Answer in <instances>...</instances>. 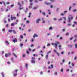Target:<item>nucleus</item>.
Masks as SVG:
<instances>
[{
    "instance_id": "obj_41",
    "label": "nucleus",
    "mask_w": 77,
    "mask_h": 77,
    "mask_svg": "<svg viewBox=\"0 0 77 77\" xmlns=\"http://www.w3.org/2000/svg\"><path fill=\"white\" fill-rule=\"evenodd\" d=\"M16 15H17V17H19V14L17 13Z\"/></svg>"
},
{
    "instance_id": "obj_6",
    "label": "nucleus",
    "mask_w": 77,
    "mask_h": 77,
    "mask_svg": "<svg viewBox=\"0 0 77 77\" xmlns=\"http://www.w3.org/2000/svg\"><path fill=\"white\" fill-rule=\"evenodd\" d=\"M38 35H36V34H34V35L33 36V38H36V37H38Z\"/></svg>"
},
{
    "instance_id": "obj_34",
    "label": "nucleus",
    "mask_w": 77,
    "mask_h": 77,
    "mask_svg": "<svg viewBox=\"0 0 77 77\" xmlns=\"http://www.w3.org/2000/svg\"><path fill=\"white\" fill-rule=\"evenodd\" d=\"M77 39H75V40L74 41V42H76V41H77Z\"/></svg>"
},
{
    "instance_id": "obj_46",
    "label": "nucleus",
    "mask_w": 77,
    "mask_h": 77,
    "mask_svg": "<svg viewBox=\"0 0 77 77\" xmlns=\"http://www.w3.org/2000/svg\"><path fill=\"white\" fill-rule=\"evenodd\" d=\"M25 56L26 55L24 54H23V55H22V57H25Z\"/></svg>"
},
{
    "instance_id": "obj_55",
    "label": "nucleus",
    "mask_w": 77,
    "mask_h": 77,
    "mask_svg": "<svg viewBox=\"0 0 77 77\" xmlns=\"http://www.w3.org/2000/svg\"><path fill=\"white\" fill-rule=\"evenodd\" d=\"M77 35H74V38H77Z\"/></svg>"
},
{
    "instance_id": "obj_63",
    "label": "nucleus",
    "mask_w": 77,
    "mask_h": 77,
    "mask_svg": "<svg viewBox=\"0 0 77 77\" xmlns=\"http://www.w3.org/2000/svg\"><path fill=\"white\" fill-rule=\"evenodd\" d=\"M54 51L55 52V53H56L57 51H56V50L54 49Z\"/></svg>"
},
{
    "instance_id": "obj_3",
    "label": "nucleus",
    "mask_w": 77,
    "mask_h": 77,
    "mask_svg": "<svg viewBox=\"0 0 77 77\" xmlns=\"http://www.w3.org/2000/svg\"><path fill=\"white\" fill-rule=\"evenodd\" d=\"M17 5H19V10H21L22 9H24V8L23 7H22L21 8V4H20V2H17Z\"/></svg>"
},
{
    "instance_id": "obj_56",
    "label": "nucleus",
    "mask_w": 77,
    "mask_h": 77,
    "mask_svg": "<svg viewBox=\"0 0 77 77\" xmlns=\"http://www.w3.org/2000/svg\"><path fill=\"white\" fill-rule=\"evenodd\" d=\"M32 7L31 6H30L29 7V9H31L32 8Z\"/></svg>"
},
{
    "instance_id": "obj_42",
    "label": "nucleus",
    "mask_w": 77,
    "mask_h": 77,
    "mask_svg": "<svg viewBox=\"0 0 77 77\" xmlns=\"http://www.w3.org/2000/svg\"><path fill=\"white\" fill-rule=\"evenodd\" d=\"M26 53L28 54H29V51H26Z\"/></svg>"
},
{
    "instance_id": "obj_38",
    "label": "nucleus",
    "mask_w": 77,
    "mask_h": 77,
    "mask_svg": "<svg viewBox=\"0 0 77 77\" xmlns=\"http://www.w3.org/2000/svg\"><path fill=\"white\" fill-rule=\"evenodd\" d=\"M67 26H71V24H67Z\"/></svg>"
},
{
    "instance_id": "obj_14",
    "label": "nucleus",
    "mask_w": 77,
    "mask_h": 77,
    "mask_svg": "<svg viewBox=\"0 0 77 77\" xmlns=\"http://www.w3.org/2000/svg\"><path fill=\"white\" fill-rule=\"evenodd\" d=\"M12 31L14 34H16V32L14 30H13Z\"/></svg>"
},
{
    "instance_id": "obj_26",
    "label": "nucleus",
    "mask_w": 77,
    "mask_h": 77,
    "mask_svg": "<svg viewBox=\"0 0 77 77\" xmlns=\"http://www.w3.org/2000/svg\"><path fill=\"white\" fill-rule=\"evenodd\" d=\"M31 59L32 60H35V57H32Z\"/></svg>"
},
{
    "instance_id": "obj_29",
    "label": "nucleus",
    "mask_w": 77,
    "mask_h": 77,
    "mask_svg": "<svg viewBox=\"0 0 77 77\" xmlns=\"http://www.w3.org/2000/svg\"><path fill=\"white\" fill-rule=\"evenodd\" d=\"M50 2H54V0H49Z\"/></svg>"
},
{
    "instance_id": "obj_64",
    "label": "nucleus",
    "mask_w": 77,
    "mask_h": 77,
    "mask_svg": "<svg viewBox=\"0 0 77 77\" xmlns=\"http://www.w3.org/2000/svg\"><path fill=\"white\" fill-rule=\"evenodd\" d=\"M40 74H42V72H40Z\"/></svg>"
},
{
    "instance_id": "obj_11",
    "label": "nucleus",
    "mask_w": 77,
    "mask_h": 77,
    "mask_svg": "<svg viewBox=\"0 0 77 77\" xmlns=\"http://www.w3.org/2000/svg\"><path fill=\"white\" fill-rule=\"evenodd\" d=\"M42 14L44 16H45V15H46V14L44 12H42Z\"/></svg>"
},
{
    "instance_id": "obj_59",
    "label": "nucleus",
    "mask_w": 77,
    "mask_h": 77,
    "mask_svg": "<svg viewBox=\"0 0 77 77\" xmlns=\"http://www.w3.org/2000/svg\"><path fill=\"white\" fill-rule=\"evenodd\" d=\"M72 46H73V45H70V47L71 48H72Z\"/></svg>"
},
{
    "instance_id": "obj_10",
    "label": "nucleus",
    "mask_w": 77,
    "mask_h": 77,
    "mask_svg": "<svg viewBox=\"0 0 77 77\" xmlns=\"http://www.w3.org/2000/svg\"><path fill=\"white\" fill-rule=\"evenodd\" d=\"M58 47H59V50H61V49H62V48H61V45H58Z\"/></svg>"
},
{
    "instance_id": "obj_61",
    "label": "nucleus",
    "mask_w": 77,
    "mask_h": 77,
    "mask_svg": "<svg viewBox=\"0 0 77 77\" xmlns=\"http://www.w3.org/2000/svg\"><path fill=\"white\" fill-rule=\"evenodd\" d=\"M47 63H48V64H50V62L48 61V62Z\"/></svg>"
},
{
    "instance_id": "obj_25",
    "label": "nucleus",
    "mask_w": 77,
    "mask_h": 77,
    "mask_svg": "<svg viewBox=\"0 0 77 77\" xmlns=\"http://www.w3.org/2000/svg\"><path fill=\"white\" fill-rule=\"evenodd\" d=\"M62 20V18H61L59 19L58 20V21H61V20Z\"/></svg>"
},
{
    "instance_id": "obj_13",
    "label": "nucleus",
    "mask_w": 77,
    "mask_h": 77,
    "mask_svg": "<svg viewBox=\"0 0 77 77\" xmlns=\"http://www.w3.org/2000/svg\"><path fill=\"white\" fill-rule=\"evenodd\" d=\"M48 55H46L45 56L46 59L47 60L48 59Z\"/></svg>"
},
{
    "instance_id": "obj_48",
    "label": "nucleus",
    "mask_w": 77,
    "mask_h": 77,
    "mask_svg": "<svg viewBox=\"0 0 77 77\" xmlns=\"http://www.w3.org/2000/svg\"><path fill=\"white\" fill-rule=\"evenodd\" d=\"M62 16H63V15H64V14L63 13H61L60 14Z\"/></svg>"
},
{
    "instance_id": "obj_31",
    "label": "nucleus",
    "mask_w": 77,
    "mask_h": 77,
    "mask_svg": "<svg viewBox=\"0 0 77 77\" xmlns=\"http://www.w3.org/2000/svg\"><path fill=\"white\" fill-rule=\"evenodd\" d=\"M51 29H53V28L51 27H50L49 28V30H51Z\"/></svg>"
},
{
    "instance_id": "obj_53",
    "label": "nucleus",
    "mask_w": 77,
    "mask_h": 77,
    "mask_svg": "<svg viewBox=\"0 0 77 77\" xmlns=\"http://www.w3.org/2000/svg\"><path fill=\"white\" fill-rule=\"evenodd\" d=\"M74 75H75V74H73L72 75V77H73Z\"/></svg>"
},
{
    "instance_id": "obj_45",
    "label": "nucleus",
    "mask_w": 77,
    "mask_h": 77,
    "mask_svg": "<svg viewBox=\"0 0 77 77\" xmlns=\"http://www.w3.org/2000/svg\"><path fill=\"white\" fill-rule=\"evenodd\" d=\"M51 68H53V65H51Z\"/></svg>"
},
{
    "instance_id": "obj_18",
    "label": "nucleus",
    "mask_w": 77,
    "mask_h": 77,
    "mask_svg": "<svg viewBox=\"0 0 77 77\" xmlns=\"http://www.w3.org/2000/svg\"><path fill=\"white\" fill-rule=\"evenodd\" d=\"M14 23H13L11 24V26H14Z\"/></svg>"
},
{
    "instance_id": "obj_21",
    "label": "nucleus",
    "mask_w": 77,
    "mask_h": 77,
    "mask_svg": "<svg viewBox=\"0 0 77 77\" xmlns=\"http://www.w3.org/2000/svg\"><path fill=\"white\" fill-rule=\"evenodd\" d=\"M75 48H77V44H75Z\"/></svg>"
},
{
    "instance_id": "obj_20",
    "label": "nucleus",
    "mask_w": 77,
    "mask_h": 77,
    "mask_svg": "<svg viewBox=\"0 0 77 77\" xmlns=\"http://www.w3.org/2000/svg\"><path fill=\"white\" fill-rule=\"evenodd\" d=\"M13 75L14 77H16V76L17 75V73H16L15 74H14Z\"/></svg>"
},
{
    "instance_id": "obj_50",
    "label": "nucleus",
    "mask_w": 77,
    "mask_h": 77,
    "mask_svg": "<svg viewBox=\"0 0 77 77\" xmlns=\"http://www.w3.org/2000/svg\"><path fill=\"white\" fill-rule=\"evenodd\" d=\"M23 44H20V47H22L23 46Z\"/></svg>"
},
{
    "instance_id": "obj_37",
    "label": "nucleus",
    "mask_w": 77,
    "mask_h": 77,
    "mask_svg": "<svg viewBox=\"0 0 77 77\" xmlns=\"http://www.w3.org/2000/svg\"><path fill=\"white\" fill-rule=\"evenodd\" d=\"M71 6H70L69 8V10L70 11V10H71Z\"/></svg>"
},
{
    "instance_id": "obj_33",
    "label": "nucleus",
    "mask_w": 77,
    "mask_h": 77,
    "mask_svg": "<svg viewBox=\"0 0 77 77\" xmlns=\"http://www.w3.org/2000/svg\"><path fill=\"white\" fill-rule=\"evenodd\" d=\"M74 23L75 24H77V22H76V21L74 22Z\"/></svg>"
},
{
    "instance_id": "obj_9",
    "label": "nucleus",
    "mask_w": 77,
    "mask_h": 77,
    "mask_svg": "<svg viewBox=\"0 0 77 77\" xmlns=\"http://www.w3.org/2000/svg\"><path fill=\"white\" fill-rule=\"evenodd\" d=\"M32 14V13H29V16H28V18H30V16Z\"/></svg>"
},
{
    "instance_id": "obj_60",
    "label": "nucleus",
    "mask_w": 77,
    "mask_h": 77,
    "mask_svg": "<svg viewBox=\"0 0 77 77\" xmlns=\"http://www.w3.org/2000/svg\"><path fill=\"white\" fill-rule=\"evenodd\" d=\"M63 18H64V20H66V18L64 17H63Z\"/></svg>"
},
{
    "instance_id": "obj_7",
    "label": "nucleus",
    "mask_w": 77,
    "mask_h": 77,
    "mask_svg": "<svg viewBox=\"0 0 77 77\" xmlns=\"http://www.w3.org/2000/svg\"><path fill=\"white\" fill-rule=\"evenodd\" d=\"M45 4L46 5H50L51 4L50 3H47L46 2H45Z\"/></svg>"
},
{
    "instance_id": "obj_17",
    "label": "nucleus",
    "mask_w": 77,
    "mask_h": 77,
    "mask_svg": "<svg viewBox=\"0 0 77 77\" xmlns=\"http://www.w3.org/2000/svg\"><path fill=\"white\" fill-rule=\"evenodd\" d=\"M5 43L7 44V45H9V42L7 41H5Z\"/></svg>"
},
{
    "instance_id": "obj_15",
    "label": "nucleus",
    "mask_w": 77,
    "mask_h": 77,
    "mask_svg": "<svg viewBox=\"0 0 77 77\" xmlns=\"http://www.w3.org/2000/svg\"><path fill=\"white\" fill-rule=\"evenodd\" d=\"M20 37L21 39H23V35H20Z\"/></svg>"
},
{
    "instance_id": "obj_32",
    "label": "nucleus",
    "mask_w": 77,
    "mask_h": 77,
    "mask_svg": "<svg viewBox=\"0 0 77 77\" xmlns=\"http://www.w3.org/2000/svg\"><path fill=\"white\" fill-rule=\"evenodd\" d=\"M71 65H72V66H73V67L74 66V63H71Z\"/></svg>"
},
{
    "instance_id": "obj_36",
    "label": "nucleus",
    "mask_w": 77,
    "mask_h": 77,
    "mask_svg": "<svg viewBox=\"0 0 77 77\" xmlns=\"http://www.w3.org/2000/svg\"><path fill=\"white\" fill-rule=\"evenodd\" d=\"M72 39H73V37H72L70 38V41H71V40H72Z\"/></svg>"
},
{
    "instance_id": "obj_54",
    "label": "nucleus",
    "mask_w": 77,
    "mask_h": 77,
    "mask_svg": "<svg viewBox=\"0 0 77 77\" xmlns=\"http://www.w3.org/2000/svg\"><path fill=\"white\" fill-rule=\"evenodd\" d=\"M8 26H9V25H8V24H7L5 26V27H8Z\"/></svg>"
},
{
    "instance_id": "obj_49",
    "label": "nucleus",
    "mask_w": 77,
    "mask_h": 77,
    "mask_svg": "<svg viewBox=\"0 0 77 77\" xmlns=\"http://www.w3.org/2000/svg\"><path fill=\"white\" fill-rule=\"evenodd\" d=\"M37 9V7H34L33 8V9Z\"/></svg>"
},
{
    "instance_id": "obj_22",
    "label": "nucleus",
    "mask_w": 77,
    "mask_h": 77,
    "mask_svg": "<svg viewBox=\"0 0 77 77\" xmlns=\"http://www.w3.org/2000/svg\"><path fill=\"white\" fill-rule=\"evenodd\" d=\"M8 54H5V57H8Z\"/></svg>"
},
{
    "instance_id": "obj_2",
    "label": "nucleus",
    "mask_w": 77,
    "mask_h": 77,
    "mask_svg": "<svg viewBox=\"0 0 77 77\" xmlns=\"http://www.w3.org/2000/svg\"><path fill=\"white\" fill-rule=\"evenodd\" d=\"M60 43L58 41L56 42V43H51L52 45H53V46H54L55 45V48L56 49H57V44H60Z\"/></svg>"
},
{
    "instance_id": "obj_8",
    "label": "nucleus",
    "mask_w": 77,
    "mask_h": 77,
    "mask_svg": "<svg viewBox=\"0 0 77 77\" xmlns=\"http://www.w3.org/2000/svg\"><path fill=\"white\" fill-rule=\"evenodd\" d=\"M40 21V19H38L36 21V22L37 23H39V22Z\"/></svg>"
},
{
    "instance_id": "obj_1",
    "label": "nucleus",
    "mask_w": 77,
    "mask_h": 77,
    "mask_svg": "<svg viewBox=\"0 0 77 77\" xmlns=\"http://www.w3.org/2000/svg\"><path fill=\"white\" fill-rule=\"evenodd\" d=\"M68 20H67V22L69 23H71V21L73 19V17H72V15H70L68 17Z\"/></svg>"
},
{
    "instance_id": "obj_58",
    "label": "nucleus",
    "mask_w": 77,
    "mask_h": 77,
    "mask_svg": "<svg viewBox=\"0 0 77 77\" xmlns=\"http://www.w3.org/2000/svg\"><path fill=\"white\" fill-rule=\"evenodd\" d=\"M50 44L49 43H48V44L47 46H50Z\"/></svg>"
},
{
    "instance_id": "obj_52",
    "label": "nucleus",
    "mask_w": 77,
    "mask_h": 77,
    "mask_svg": "<svg viewBox=\"0 0 77 77\" xmlns=\"http://www.w3.org/2000/svg\"><path fill=\"white\" fill-rule=\"evenodd\" d=\"M26 23H29V21H28V20H27L26 21Z\"/></svg>"
},
{
    "instance_id": "obj_43",
    "label": "nucleus",
    "mask_w": 77,
    "mask_h": 77,
    "mask_svg": "<svg viewBox=\"0 0 77 77\" xmlns=\"http://www.w3.org/2000/svg\"><path fill=\"white\" fill-rule=\"evenodd\" d=\"M56 53L57 54V55L58 56H59V53L57 52H56Z\"/></svg>"
},
{
    "instance_id": "obj_27",
    "label": "nucleus",
    "mask_w": 77,
    "mask_h": 77,
    "mask_svg": "<svg viewBox=\"0 0 77 77\" xmlns=\"http://www.w3.org/2000/svg\"><path fill=\"white\" fill-rule=\"evenodd\" d=\"M13 55H14L15 57H17V55H16V54H14V53H13Z\"/></svg>"
},
{
    "instance_id": "obj_23",
    "label": "nucleus",
    "mask_w": 77,
    "mask_h": 77,
    "mask_svg": "<svg viewBox=\"0 0 77 77\" xmlns=\"http://www.w3.org/2000/svg\"><path fill=\"white\" fill-rule=\"evenodd\" d=\"M7 54L8 56H11V53H8Z\"/></svg>"
},
{
    "instance_id": "obj_24",
    "label": "nucleus",
    "mask_w": 77,
    "mask_h": 77,
    "mask_svg": "<svg viewBox=\"0 0 77 77\" xmlns=\"http://www.w3.org/2000/svg\"><path fill=\"white\" fill-rule=\"evenodd\" d=\"M64 53V51H63L61 52V54H63Z\"/></svg>"
},
{
    "instance_id": "obj_4",
    "label": "nucleus",
    "mask_w": 77,
    "mask_h": 77,
    "mask_svg": "<svg viewBox=\"0 0 77 77\" xmlns=\"http://www.w3.org/2000/svg\"><path fill=\"white\" fill-rule=\"evenodd\" d=\"M11 20H15L16 19V17H12V16H11Z\"/></svg>"
},
{
    "instance_id": "obj_47",
    "label": "nucleus",
    "mask_w": 77,
    "mask_h": 77,
    "mask_svg": "<svg viewBox=\"0 0 77 77\" xmlns=\"http://www.w3.org/2000/svg\"><path fill=\"white\" fill-rule=\"evenodd\" d=\"M7 64H10V62H9V61H8L7 63Z\"/></svg>"
},
{
    "instance_id": "obj_19",
    "label": "nucleus",
    "mask_w": 77,
    "mask_h": 77,
    "mask_svg": "<svg viewBox=\"0 0 77 77\" xmlns=\"http://www.w3.org/2000/svg\"><path fill=\"white\" fill-rule=\"evenodd\" d=\"M73 12H76V11H77V10L76 9H74V10H73L72 11Z\"/></svg>"
},
{
    "instance_id": "obj_16",
    "label": "nucleus",
    "mask_w": 77,
    "mask_h": 77,
    "mask_svg": "<svg viewBox=\"0 0 77 77\" xmlns=\"http://www.w3.org/2000/svg\"><path fill=\"white\" fill-rule=\"evenodd\" d=\"M25 65H26V68H27V66H28V64H26Z\"/></svg>"
},
{
    "instance_id": "obj_44",
    "label": "nucleus",
    "mask_w": 77,
    "mask_h": 77,
    "mask_svg": "<svg viewBox=\"0 0 77 77\" xmlns=\"http://www.w3.org/2000/svg\"><path fill=\"white\" fill-rule=\"evenodd\" d=\"M51 51H49L47 53V54H49V53H51Z\"/></svg>"
},
{
    "instance_id": "obj_39",
    "label": "nucleus",
    "mask_w": 77,
    "mask_h": 77,
    "mask_svg": "<svg viewBox=\"0 0 77 77\" xmlns=\"http://www.w3.org/2000/svg\"><path fill=\"white\" fill-rule=\"evenodd\" d=\"M4 5V6H6L5 5V2H4L3 1L2 2Z\"/></svg>"
},
{
    "instance_id": "obj_30",
    "label": "nucleus",
    "mask_w": 77,
    "mask_h": 77,
    "mask_svg": "<svg viewBox=\"0 0 77 77\" xmlns=\"http://www.w3.org/2000/svg\"><path fill=\"white\" fill-rule=\"evenodd\" d=\"M2 77H4V74L3 73H2Z\"/></svg>"
},
{
    "instance_id": "obj_62",
    "label": "nucleus",
    "mask_w": 77,
    "mask_h": 77,
    "mask_svg": "<svg viewBox=\"0 0 77 77\" xmlns=\"http://www.w3.org/2000/svg\"><path fill=\"white\" fill-rule=\"evenodd\" d=\"M14 6V5H11V7H13Z\"/></svg>"
},
{
    "instance_id": "obj_35",
    "label": "nucleus",
    "mask_w": 77,
    "mask_h": 77,
    "mask_svg": "<svg viewBox=\"0 0 77 77\" xmlns=\"http://www.w3.org/2000/svg\"><path fill=\"white\" fill-rule=\"evenodd\" d=\"M63 69H61L60 70L61 72H63Z\"/></svg>"
},
{
    "instance_id": "obj_57",
    "label": "nucleus",
    "mask_w": 77,
    "mask_h": 77,
    "mask_svg": "<svg viewBox=\"0 0 77 77\" xmlns=\"http://www.w3.org/2000/svg\"><path fill=\"white\" fill-rule=\"evenodd\" d=\"M34 45L33 44H32L31 45V47H34Z\"/></svg>"
},
{
    "instance_id": "obj_5",
    "label": "nucleus",
    "mask_w": 77,
    "mask_h": 77,
    "mask_svg": "<svg viewBox=\"0 0 77 77\" xmlns=\"http://www.w3.org/2000/svg\"><path fill=\"white\" fill-rule=\"evenodd\" d=\"M12 41L13 42H14V43L16 42H17V39L15 38L14 39H13L12 40Z\"/></svg>"
},
{
    "instance_id": "obj_51",
    "label": "nucleus",
    "mask_w": 77,
    "mask_h": 77,
    "mask_svg": "<svg viewBox=\"0 0 77 77\" xmlns=\"http://www.w3.org/2000/svg\"><path fill=\"white\" fill-rule=\"evenodd\" d=\"M2 30L3 31V32H5V28H4L2 29Z\"/></svg>"
},
{
    "instance_id": "obj_28",
    "label": "nucleus",
    "mask_w": 77,
    "mask_h": 77,
    "mask_svg": "<svg viewBox=\"0 0 77 77\" xmlns=\"http://www.w3.org/2000/svg\"><path fill=\"white\" fill-rule=\"evenodd\" d=\"M8 32H10V33H11L12 32V30H9L8 31Z\"/></svg>"
},
{
    "instance_id": "obj_12",
    "label": "nucleus",
    "mask_w": 77,
    "mask_h": 77,
    "mask_svg": "<svg viewBox=\"0 0 77 77\" xmlns=\"http://www.w3.org/2000/svg\"><path fill=\"white\" fill-rule=\"evenodd\" d=\"M31 62L32 63H33L35 62V61L34 60H32L31 61Z\"/></svg>"
},
{
    "instance_id": "obj_40",
    "label": "nucleus",
    "mask_w": 77,
    "mask_h": 77,
    "mask_svg": "<svg viewBox=\"0 0 77 77\" xmlns=\"http://www.w3.org/2000/svg\"><path fill=\"white\" fill-rule=\"evenodd\" d=\"M65 28H64L62 29V31L63 32H65Z\"/></svg>"
}]
</instances>
